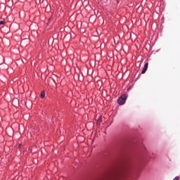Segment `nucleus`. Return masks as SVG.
Segmentation results:
<instances>
[{"mask_svg": "<svg viewBox=\"0 0 180 180\" xmlns=\"http://www.w3.org/2000/svg\"><path fill=\"white\" fill-rule=\"evenodd\" d=\"M173 180H179V176H176Z\"/></svg>", "mask_w": 180, "mask_h": 180, "instance_id": "423d86ee", "label": "nucleus"}, {"mask_svg": "<svg viewBox=\"0 0 180 180\" xmlns=\"http://www.w3.org/2000/svg\"><path fill=\"white\" fill-rule=\"evenodd\" d=\"M127 99V97L126 96V94H122L117 101L118 105H123L125 102L126 100Z\"/></svg>", "mask_w": 180, "mask_h": 180, "instance_id": "f257e3e1", "label": "nucleus"}, {"mask_svg": "<svg viewBox=\"0 0 180 180\" xmlns=\"http://www.w3.org/2000/svg\"><path fill=\"white\" fill-rule=\"evenodd\" d=\"M44 96H46V93H44V91H42L41 93V98L43 99L44 98Z\"/></svg>", "mask_w": 180, "mask_h": 180, "instance_id": "7ed1b4c3", "label": "nucleus"}, {"mask_svg": "<svg viewBox=\"0 0 180 180\" xmlns=\"http://www.w3.org/2000/svg\"><path fill=\"white\" fill-rule=\"evenodd\" d=\"M4 23H5V21L4 20L0 21V26L4 25Z\"/></svg>", "mask_w": 180, "mask_h": 180, "instance_id": "39448f33", "label": "nucleus"}, {"mask_svg": "<svg viewBox=\"0 0 180 180\" xmlns=\"http://www.w3.org/2000/svg\"><path fill=\"white\" fill-rule=\"evenodd\" d=\"M126 174V170H124L123 172L120 173V176H124V175Z\"/></svg>", "mask_w": 180, "mask_h": 180, "instance_id": "20e7f679", "label": "nucleus"}, {"mask_svg": "<svg viewBox=\"0 0 180 180\" xmlns=\"http://www.w3.org/2000/svg\"><path fill=\"white\" fill-rule=\"evenodd\" d=\"M148 68V63H145L144 67L141 71V74H146L147 69Z\"/></svg>", "mask_w": 180, "mask_h": 180, "instance_id": "f03ea898", "label": "nucleus"}]
</instances>
